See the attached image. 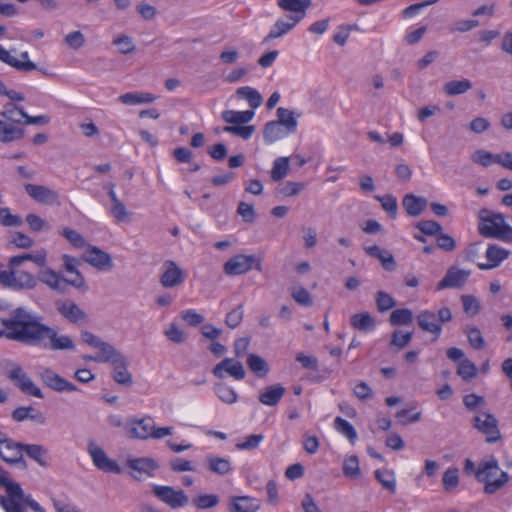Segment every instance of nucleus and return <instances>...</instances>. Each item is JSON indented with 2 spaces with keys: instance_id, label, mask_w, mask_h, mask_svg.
<instances>
[{
  "instance_id": "6e6552de",
  "label": "nucleus",
  "mask_w": 512,
  "mask_h": 512,
  "mask_svg": "<svg viewBox=\"0 0 512 512\" xmlns=\"http://www.w3.org/2000/svg\"><path fill=\"white\" fill-rule=\"evenodd\" d=\"M87 451L92 459L93 464L101 471L107 473L121 474L122 469L118 463L110 459L106 452L96 445L93 441L88 443Z\"/></svg>"
},
{
  "instance_id": "f257e3e1",
  "label": "nucleus",
  "mask_w": 512,
  "mask_h": 512,
  "mask_svg": "<svg viewBox=\"0 0 512 512\" xmlns=\"http://www.w3.org/2000/svg\"><path fill=\"white\" fill-rule=\"evenodd\" d=\"M0 338L51 351L74 350V341L42 322V317L25 307H17L8 317L0 318Z\"/></svg>"
},
{
  "instance_id": "0e129e2a",
  "label": "nucleus",
  "mask_w": 512,
  "mask_h": 512,
  "mask_svg": "<svg viewBox=\"0 0 512 512\" xmlns=\"http://www.w3.org/2000/svg\"><path fill=\"white\" fill-rule=\"evenodd\" d=\"M416 228L419 229L423 234L433 236L442 232V226L432 220L420 221L416 224Z\"/></svg>"
},
{
  "instance_id": "864d4df0",
  "label": "nucleus",
  "mask_w": 512,
  "mask_h": 512,
  "mask_svg": "<svg viewBox=\"0 0 512 512\" xmlns=\"http://www.w3.org/2000/svg\"><path fill=\"white\" fill-rule=\"evenodd\" d=\"M444 490L451 492L459 485V471L455 467L448 468L442 477Z\"/></svg>"
},
{
  "instance_id": "4468645a",
  "label": "nucleus",
  "mask_w": 512,
  "mask_h": 512,
  "mask_svg": "<svg viewBox=\"0 0 512 512\" xmlns=\"http://www.w3.org/2000/svg\"><path fill=\"white\" fill-rule=\"evenodd\" d=\"M41 381L50 389L57 392H73L77 387L50 368H45L39 373Z\"/></svg>"
},
{
  "instance_id": "c03bdc74",
  "label": "nucleus",
  "mask_w": 512,
  "mask_h": 512,
  "mask_svg": "<svg viewBox=\"0 0 512 512\" xmlns=\"http://www.w3.org/2000/svg\"><path fill=\"white\" fill-rule=\"evenodd\" d=\"M236 95L248 101L252 109L258 108L263 101L261 94L250 86L240 87L236 90Z\"/></svg>"
},
{
  "instance_id": "c9c22d12",
  "label": "nucleus",
  "mask_w": 512,
  "mask_h": 512,
  "mask_svg": "<svg viewBox=\"0 0 512 512\" xmlns=\"http://www.w3.org/2000/svg\"><path fill=\"white\" fill-rule=\"evenodd\" d=\"M23 453L42 467L48 466V450L39 444H23Z\"/></svg>"
},
{
  "instance_id": "c756f323",
  "label": "nucleus",
  "mask_w": 512,
  "mask_h": 512,
  "mask_svg": "<svg viewBox=\"0 0 512 512\" xmlns=\"http://www.w3.org/2000/svg\"><path fill=\"white\" fill-rule=\"evenodd\" d=\"M365 252L369 256L377 258L386 271H394L396 269L397 264L391 252L381 249L377 245L365 247Z\"/></svg>"
},
{
  "instance_id": "ea45409f",
  "label": "nucleus",
  "mask_w": 512,
  "mask_h": 512,
  "mask_svg": "<svg viewBox=\"0 0 512 512\" xmlns=\"http://www.w3.org/2000/svg\"><path fill=\"white\" fill-rule=\"evenodd\" d=\"M24 130L13 124L0 120V141L4 143L12 142L23 138Z\"/></svg>"
},
{
  "instance_id": "b1692460",
  "label": "nucleus",
  "mask_w": 512,
  "mask_h": 512,
  "mask_svg": "<svg viewBox=\"0 0 512 512\" xmlns=\"http://www.w3.org/2000/svg\"><path fill=\"white\" fill-rule=\"evenodd\" d=\"M417 323L423 331L433 334L435 339L439 338L441 335L442 326L437 322L434 312L429 310L421 311L417 315Z\"/></svg>"
},
{
  "instance_id": "9d476101",
  "label": "nucleus",
  "mask_w": 512,
  "mask_h": 512,
  "mask_svg": "<svg viewBox=\"0 0 512 512\" xmlns=\"http://www.w3.org/2000/svg\"><path fill=\"white\" fill-rule=\"evenodd\" d=\"M254 264L256 265V269L261 271V264L257 262L253 255L239 254L230 258L224 264V272L227 275H241L252 269Z\"/></svg>"
},
{
  "instance_id": "6e6d98bb",
  "label": "nucleus",
  "mask_w": 512,
  "mask_h": 512,
  "mask_svg": "<svg viewBox=\"0 0 512 512\" xmlns=\"http://www.w3.org/2000/svg\"><path fill=\"white\" fill-rule=\"evenodd\" d=\"M413 320V313L408 308L394 310L389 318L392 325H408Z\"/></svg>"
},
{
  "instance_id": "a19ab883",
  "label": "nucleus",
  "mask_w": 512,
  "mask_h": 512,
  "mask_svg": "<svg viewBox=\"0 0 512 512\" xmlns=\"http://www.w3.org/2000/svg\"><path fill=\"white\" fill-rule=\"evenodd\" d=\"M472 88V82L469 79L451 80L443 85V92L447 96L462 95Z\"/></svg>"
},
{
  "instance_id": "20e7f679",
  "label": "nucleus",
  "mask_w": 512,
  "mask_h": 512,
  "mask_svg": "<svg viewBox=\"0 0 512 512\" xmlns=\"http://www.w3.org/2000/svg\"><path fill=\"white\" fill-rule=\"evenodd\" d=\"M22 505L30 507L34 512H46L31 495H26L20 484L10 485L8 495L0 496V506L5 512H23Z\"/></svg>"
},
{
  "instance_id": "774afa93",
  "label": "nucleus",
  "mask_w": 512,
  "mask_h": 512,
  "mask_svg": "<svg viewBox=\"0 0 512 512\" xmlns=\"http://www.w3.org/2000/svg\"><path fill=\"white\" fill-rule=\"evenodd\" d=\"M61 234L76 248H82L86 245L83 236L69 227H65Z\"/></svg>"
},
{
  "instance_id": "aec40b11",
  "label": "nucleus",
  "mask_w": 512,
  "mask_h": 512,
  "mask_svg": "<svg viewBox=\"0 0 512 512\" xmlns=\"http://www.w3.org/2000/svg\"><path fill=\"white\" fill-rule=\"evenodd\" d=\"M84 260L99 270H110L113 268L112 257L96 246H89L84 254Z\"/></svg>"
},
{
  "instance_id": "a211bd4d",
  "label": "nucleus",
  "mask_w": 512,
  "mask_h": 512,
  "mask_svg": "<svg viewBox=\"0 0 512 512\" xmlns=\"http://www.w3.org/2000/svg\"><path fill=\"white\" fill-rule=\"evenodd\" d=\"M471 272L469 270L449 268L441 281L438 282L436 290L447 288H462L467 282Z\"/></svg>"
},
{
  "instance_id": "c85d7f7f",
  "label": "nucleus",
  "mask_w": 512,
  "mask_h": 512,
  "mask_svg": "<svg viewBox=\"0 0 512 512\" xmlns=\"http://www.w3.org/2000/svg\"><path fill=\"white\" fill-rule=\"evenodd\" d=\"M285 392L286 389L281 384L271 385L260 392L258 400L263 405L273 407L280 402Z\"/></svg>"
},
{
  "instance_id": "8fccbe9b",
  "label": "nucleus",
  "mask_w": 512,
  "mask_h": 512,
  "mask_svg": "<svg viewBox=\"0 0 512 512\" xmlns=\"http://www.w3.org/2000/svg\"><path fill=\"white\" fill-rule=\"evenodd\" d=\"M334 428L337 432L344 435L352 444L356 441L357 432L347 420L336 417L334 420Z\"/></svg>"
},
{
  "instance_id": "bb28decb",
  "label": "nucleus",
  "mask_w": 512,
  "mask_h": 512,
  "mask_svg": "<svg viewBox=\"0 0 512 512\" xmlns=\"http://www.w3.org/2000/svg\"><path fill=\"white\" fill-rule=\"evenodd\" d=\"M280 9L293 14L289 17H300V21L305 17L307 9L312 5L311 0H277Z\"/></svg>"
},
{
  "instance_id": "72a5a7b5",
  "label": "nucleus",
  "mask_w": 512,
  "mask_h": 512,
  "mask_svg": "<svg viewBox=\"0 0 512 512\" xmlns=\"http://www.w3.org/2000/svg\"><path fill=\"white\" fill-rule=\"evenodd\" d=\"M205 463L211 472L221 476L232 471L231 462L227 458L210 455L206 457Z\"/></svg>"
},
{
  "instance_id": "680f3d73",
  "label": "nucleus",
  "mask_w": 512,
  "mask_h": 512,
  "mask_svg": "<svg viewBox=\"0 0 512 512\" xmlns=\"http://www.w3.org/2000/svg\"><path fill=\"white\" fill-rule=\"evenodd\" d=\"M375 199L381 203V207L392 217L397 215V200L393 195L375 196Z\"/></svg>"
},
{
  "instance_id": "de8ad7c7",
  "label": "nucleus",
  "mask_w": 512,
  "mask_h": 512,
  "mask_svg": "<svg viewBox=\"0 0 512 512\" xmlns=\"http://www.w3.org/2000/svg\"><path fill=\"white\" fill-rule=\"evenodd\" d=\"M467 336L468 342L472 348L476 350H482L485 348V340L481 330L476 326H467L464 330Z\"/></svg>"
},
{
  "instance_id": "58836bf2",
  "label": "nucleus",
  "mask_w": 512,
  "mask_h": 512,
  "mask_svg": "<svg viewBox=\"0 0 512 512\" xmlns=\"http://www.w3.org/2000/svg\"><path fill=\"white\" fill-rule=\"evenodd\" d=\"M0 115L6 120L10 121V124H21L24 123L27 113L17 105L13 103H7L3 106Z\"/></svg>"
},
{
  "instance_id": "79ce46f5",
  "label": "nucleus",
  "mask_w": 512,
  "mask_h": 512,
  "mask_svg": "<svg viewBox=\"0 0 512 512\" xmlns=\"http://www.w3.org/2000/svg\"><path fill=\"white\" fill-rule=\"evenodd\" d=\"M350 323L353 328L364 332L372 331L376 326L375 319L368 312L352 315Z\"/></svg>"
},
{
  "instance_id": "e433bc0d",
  "label": "nucleus",
  "mask_w": 512,
  "mask_h": 512,
  "mask_svg": "<svg viewBox=\"0 0 512 512\" xmlns=\"http://www.w3.org/2000/svg\"><path fill=\"white\" fill-rule=\"evenodd\" d=\"M99 352L95 355V359L98 363H110L112 364L123 354L117 350L112 344L103 342L98 348Z\"/></svg>"
},
{
  "instance_id": "338daca9",
  "label": "nucleus",
  "mask_w": 512,
  "mask_h": 512,
  "mask_svg": "<svg viewBox=\"0 0 512 512\" xmlns=\"http://www.w3.org/2000/svg\"><path fill=\"white\" fill-rule=\"evenodd\" d=\"M413 336L412 332H403L401 330H396L392 334L391 345L396 346L398 349H403L406 345L409 344Z\"/></svg>"
},
{
  "instance_id": "cd10ccee",
  "label": "nucleus",
  "mask_w": 512,
  "mask_h": 512,
  "mask_svg": "<svg viewBox=\"0 0 512 512\" xmlns=\"http://www.w3.org/2000/svg\"><path fill=\"white\" fill-rule=\"evenodd\" d=\"M298 22H300V17L287 16L286 20L278 19L271 27L267 36L264 38V42L282 37L283 35L287 34L290 30H292L297 25Z\"/></svg>"
},
{
  "instance_id": "7ed1b4c3",
  "label": "nucleus",
  "mask_w": 512,
  "mask_h": 512,
  "mask_svg": "<svg viewBox=\"0 0 512 512\" xmlns=\"http://www.w3.org/2000/svg\"><path fill=\"white\" fill-rule=\"evenodd\" d=\"M478 232L485 238L512 242V227L506 223L501 213L483 208L478 213Z\"/></svg>"
},
{
  "instance_id": "37998d69",
  "label": "nucleus",
  "mask_w": 512,
  "mask_h": 512,
  "mask_svg": "<svg viewBox=\"0 0 512 512\" xmlns=\"http://www.w3.org/2000/svg\"><path fill=\"white\" fill-rule=\"evenodd\" d=\"M288 131H286L281 124L276 121L268 122L264 127V139L267 143H273L277 140H280L287 135H289Z\"/></svg>"
},
{
  "instance_id": "f3484780",
  "label": "nucleus",
  "mask_w": 512,
  "mask_h": 512,
  "mask_svg": "<svg viewBox=\"0 0 512 512\" xmlns=\"http://www.w3.org/2000/svg\"><path fill=\"white\" fill-rule=\"evenodd\" d=\"M24 189L29 197L38 203L44 205H53L58 202V193L49 187L36 184H26Z\"/></svg>"
},
{
  "instance_id": "1a4fd4ad",
  "label": "nucleus",
  "mask_w": 512,
  "mask_h": 512,
  "mask_svg": "<svg viewBox=\"0 0 512 512\" xmlns=\"http://www.w3.org/2000/svg\"><path fill=\"white\" fill-rule=\"evenodd\" d=\"M38 279L30 272L17 268H9L6 288L13 290H31L37 286Z\"/></svg>"
},
{
  "instance_id": "f03ea898",
  "label": "nucleus",
  "mask_w": 512,
  "mask_h": 512,
  "mask_svg": "<svg viewBox=\"0 0 512 512\" xmlns=\"http://www.w3.org/2000/svg\"><path fill=\"white\" fill-rule=\"evenodd\" d=\"M475 477L484 484V493L493 495L504 488L509 482V475L502 471L498 460L494 456L483 459L477 467Z\"/></svg>"
},
{
  "instance_id": "09e8293b",
  "label": "nucleus",
  "mask_w": 512,
  "mask_h": 512,
  "mask_svg": "<svg viewBox=\"0 0 512 512\" xmlns=\"http://www.w3.org/2000/svg\"><path fill=\"white\" fill-rule=\"evenodd\" d=\"M375 478L381 483L382 487L391 493L396 491V477L393 471L376 470Z\"/></svg>"
},
{
  "instance_id": "4c0bfd02",
  "label": "nucleus",
  "mask_w": 512,
  "mask_h": 512,
  "mask_svg": "<svg viewBox=\"0 0 512 512\" xmlns=\"http://www.w3.org/2000/svg\"><path fill=\"white\" fill-rule=\"evenodd\" d=\"M221 117L225 122L239 126L240 124H246L250 122L254 117V112L252 110H225L222 112Z\"/></svg>"
},
{
  "instance_id": "423d86ee",
  "label": "nucleus",
  "mask_w": 512,
  "mask_h": 512,
  "mask_svg": "<svg viewBox=\"0 0 512 512\" xmlns=\"http://www.w3.org/2000/svg\"><path fill=\"white\" fill-rule=\"evenodd\" d=\"M473 427L486 436V442L495 443L501 440L498 420L488 411H483L473 418Z\"/></svg>"
},
{
  "instance_id": "2f4dec72",
  "label": "nucleus",
  "mask_w": 512,
  "mask_h": 512,
  "mask_svg": "<svg viewBox=\"0 0 512 512\" xmlns=\"http://www.w3.org/2000/svg\"><path fill=\"white\" fill-rule=\"evenodd\" d=\"M37 279L52 290L64 292V278L51 268L41 270Z\"/></svg>"
},
{
  "instance_id": "603ef678",
  "label": "nucleus",
  "mask_w": 512,
  "mask_h": 512,
  "mask_svg": "<svg viewBox=\"0 0 512 512\" xmlns=\"http://www.w3.org/2000/svg\"><path fill=\"white\" fill-rule=\"evenodd\" d=\"M289 170V158L279 157L275 159L271 170V178L273 181H280L283 179Z\"/></svg>"
},
{
  "instance_id": "bf43d9fd",
  "label": "nucleus",
  "mask_w": 512,
  "mask_h": 512,
  "mask_svg": "<svg viewBox=\"0 0 512 512\" xmlns=\"http://www.w3.org/2000/svg\"><path fill=\"white\" fill-rule=\"evenodd\" d=\"M0 224L5 227H19L22 225V219L12 214L9 208H0Z\"/></svg>"
},
{
  "instance_id": "4d7b16f0",
  "label": "nucleus",
  "mask_w": 512,
  "mask_h": 512,
  "mask_svg": "<svg viewBox=\"0 0 512 512\" xmlns=\"http://www.w3.org/2000/svg\"><path fill=\"white\" fill-rule=\"evenodd\" d=\"M457 374L465 381L473 379L477 374L476 365L469 359H462L458 364Z\"/></svg>"
},
{
  "instance_id": "49530a36",
  "label": "nucleus",
  "mask_w": 512,
  "mask_h": 512,
  "mask_svg": "<svg viewBox=\"0 0 512 512\" xmlns=\"http://www.w3.org/2000/svg\"><path fill=\"white\" fill-rule=\"evenodd\" d=\"M214 391L217 397L226 404H232L237 401V393L232 387L225 383H216L214 385Z\"/></svg>"
},
{
  "instance_id": "a18cd8bd",
  "label": "nucleus",
  "mask_w": 512,
  "mask_h": 512,
  "mask_svg": "<svg viewBox=\"0 0 512 512\" xmlns=\"http://www.w3.org/2000/svg\"><path fill=\"white\" fill-rule=\"evenodd\" d=\"M246 362L249 369L260 378L265 377L269 372L267 362L259 355L250 354Z\"/></svg>"
},
{
  "instance_id": "6ab92c4d",
  "label": "nucleus",
  "mask_w": 512,
  "mask_h": 512,
  "mask_svg": "<svg viewBox=\"0 0 512 512\" xmlns=\"http://www.w3.org/2000/svg\"><path fill=\"white\" fill-rule=\"evenodd\" d=\"M20 60L15 58L11 51L4 49L0 45V61L15 68L18 71L29 72L37 68L36 64L29 60V54L24 51L20 54Z\"/></svg>"
},
{
  "instance_id": "412c9836",
  "label": "nucleus",
  "mask_w": 512,
  "mask_h": 512,
  "mask_svg": "<svg viewBox=\"0 0 512 512\" xmlns=\"http://www.w3.org/2000/svg\"><path fill=\"white\" fill-rule=\"evenodd\" d=\"M57 311L68 322L80 324L88 322L87 314L74 302L64 301L58 302Z\"/></svg>"
},
{
  "instance_id": "13d9d810",
  "label": "nucleus",
  "mask_w": 512,
  "mask_h": 512,
  "mask_svg": "<svg viewBox=\"0 0 512 512\" xmlns=\"http://www.w3.org/2000/svg\"><path fill=\"white\" fill-rule=\"evenodd\" d=\"M461 302L464 313L471 317L477 315L481 310L480 301L473 295H462Z\"/></svg>"
},
{
  "instance_id": "7c9ffc66",
  "label": "nucleus",
  "mask_w": 512,
  "mask_h": 512,
  "mask_svg": "<svg viewBox=\"0 0 512 512\" xmlns=\"http://www.w3.org/2000/svg\"><path fill=\"white\" fill-rule=\"evenodd\" d=\"M428 201L424 197L407 194L402 200V205L407 214L413 217L419 216L426 208Z\"/></svg>"
},
{
  "instance_id": "f704fd0d",
  "label": "nucleus",
  "mask_w": 512,
  "mask_h": 512,
  "mask_svg": "<svg viewBox=\"0 0 512 512\" xmlns=\"http://www.w3.org/2000/svg\"><path fill=\"white\" fill-rule=\"evenodd\" d=\"M276 114V122L281 124V126L286 131H288V133L293 134L297 131L298 122L292 110L284 107H279L276 111Z\"/></svg>"
},
{
  "instance_id": "69168bd1",
  "label": "nucleus",
  "mask_w": 512,
  "mask_h": 512,
  "mask_svg": "<svg viewBox=\"0 0 512 512\" xmlns=\"http://www.w3.org/2000/svg\"><path fill=\"white\" fill-rule=\"evenodd\" d=\"M264 440L263 434H252L245 438L243 442L237 443L236 448L238 450H254Z\"/></svg>"
},
{
  "instance_id": "5fc2aeb1",
  "label": "nucleus",
  "mask_w": 512,
  "mask_h": 512,
  "mask_svg": "<svg viewBox=\"0 0 512 512\" xmlns=\"http://www.w3.org/2000/svg\"><path fill=\"white\" fill-rule=\"evenodd\" d=\"M343 474L351 479H357L360 477L361 471L357 456L352 455L345 458L343 462Z\"/></svg>"
},
{
  "instance_id": "9b49d317",
  "label": "nucleus",
  "mask_w": 512,
  "mask_h": 512,
  "mask_svg": "<svg viewBox=\"0 0 512 512\" xmlns=\"http://www.w3.org/2000/svg\"><path fill=\"white\" fill-rule=\"evenodd\" d=\"M153 424L154 421L150 417L132 418L124 425V429L130 438L146 440L152 438Z\"/></svg>"
},
{
  "instance_id": "39448f33",
  "label": "nucleus",
  "mask_w": 512,
  "mask_h": 512,
  "mask_svg": "<svg viewBox=\"0 0 512 512\" xmlns=\"http://www.w3.org/2000/svg\"><path fill=\"white\" fill-rule=\"evenodd\" d=\"M7 377L13 384L24 394L34 396L40 399L44 398L41 389L33 382L29 375L23 370L20 365H13V367L6 372Z\"/></svg>"
},
{
  "instance_id": "ddd939ff",
  "label": "nucleus",
  "mask_w": 512,
  "mask_h": 512,
  "mask_svg": "<svg viewBox=\"0 0 512 512\" xmlns=\"http://www.w3.org/2000/svg\"><path fill=\"white\" fill-rule=\"evenodd\" d=\"M212 373L218 379H223L225 373L236 380H242L246 375L243 364L233 358H224L212 369Z\"/></svg>"
},
{
  "instance_id": "e2e57ef3",
  "label": "nucleus",
  "mask_w": 512,
  "mask_h": 512,
  "mask_svg": "<svg viewBox=\"0 0 512 512\" xmlns=\"http://www.w3.org/2000/svg\"><path fill=\"white\" fill-rule=\"evenodd\" d=\"M472 161L483 167H488L492 163H496V154H492L485 150H476L472 154Z\"/></svg>"
},
{
  "instance_id": "2eb2a0df",
  "label": "nucleus",
  "mask_w": 512,
  "mask_h": 512,
  "mask_svg": "<svg viewBox=\"0 0 512 512\" xmlns=\"http://www.w3.org/2000/svg\"><path fill=\"white\" fill-rule=\"evenodd\" d=\"M127 466L133 471L131 476L136 480H141L142 474L152 477L153 472L159 468V464L149 457L128 459Z\"/></svg>"
},
{
  "instance_id": "4be33fe9",
  "label": "nucleus",
  "mask_w": 512,
  "mask_h": 512,
  "mask_svg": "<svg viewBox=\"0 0 512 512\" xmlns=\"http://www.w3.org/2000/svg\"><path fill=\"white\" fill-rule=\"evenodd\" d=\"M261 502L250 496H233L230 498L228 510L230 512H257Z\"/></svg>"
},
{
  "instance_id": "0eeeda50",
  "label": "nucleus",
  "mask_w": 512,
  "mask_h": 512,
  "mask_svg": "<svg viewBox=\"0 0 512 512\" xmlns=\"http://www.w3.org/2000/svg\"><path fill=\"white\" fill-rule=\"evenodd\" d=\"M153 494L172 509H178L189 503V497L183 490H175L172 486L154 485Z\"/></svg>"
},
{
  "instance_id": "a878e982",
  "label": "nucleus",
  "mask_w": 512,
  "mask_h": 512,
  "mask_svg": "<svg viewBox=\"0 0 512 512\" xmlns=\"http://www.w3.org/2000/svg\"><path fill=\"white\" fill-rule=\"evenodd\" d=\"M111 365L113 366L112 378L115 382L124 386L132 385V374L128 371V360L124 355Z\"/></svg>"
},
{
  "instance_id": "5701e85b",
  "label": "nucleus",
  "mask_w": 512,
  "mask_h": 512,
  "mask_svg": "<svg viewBox=\"0 0 512 512\" xmlns=\"http://www.w3.org/2000/svg\"><path fill=\"white\" fill-rule=\"evenodd\" d=\"M26 261H31L39 267H45L47 263V252L44 249H40L34 253L12 256L8 260V267L17 268Z\"/></svg>"
},
{
  "instance_id": "052dcab7",
  "label": "nucleus",
  "mask_w": 512,
  "mask_h": 512,
  "mask_svg": "<svg viewBox=\"0 0 512 512\" xmlns=\"http://www.w3.org/2000/svg\"><path fill=\"white\" fill-rule=\"evenodd\" d=\"M375 301L377 309L380 312H386L396 305L394 298L384 291H378L376 293Z\"/></svg>"
},
{
  "instance_id": "473e14b6",
  "label": "nucleus",
  "mask_w": 512,
  "mask_h": 512,
  "mask_svg": "<svg viewBox=\"0 0 512 512\" xmlns=\"http://www.w3.org/2000/svg\"><path fill=\"white\" fill-rule=\"evenodd\" d=\"M157 97L148 92H128L119 96L118 100L125 105H140L152 103Z\"/></svg>"
},
{
  "instance_id": "393cba45",
  "label": "nucleus",
  "mask_w": 512,
  "mask_h": 512,
  "mask_svg": "<svg viewBox=\"0 0 512 512\" xmlns=\"http://www.w3.org/2000/svg\"><path fill=\"white\" fill-rule=\"evenodd\" d=\"M509 251L497 245H489L486 250V258L488 263H478L481 270L493 269L500 265L502 261L508 258Z\"/></svg>"
},
{
  "instance_id": "3c124183",
  "label": "nucleus",
  "mask_w": 512,
  "mask_h": 512,
  "mask_svg": "<svg viewBox=\"0 0 512 512\" xmlns=\"http://www.w3.org/2000/svg\"><path fill=\"white\" fill-rule=\"evenodd\" d=\"M220 502V498L216 494H201L192 499V504L201 510L212 509Z\"/></svg>"
},
{
  "instance_id": "f8f14e48",
  "label": "nucleus",
  "mask_w": 512,
  "mask_h": 512,
  "mask_svg": "<svg viewBox=\"0 0 512 512\" xmlns=\"http://www.w3.org/2000/svg\"><path fill=\"white\" fill-rule=\"evenodd\" d=\"M0 457L9 464H15L21 469H27L28 465L23 458V443L10 439L0 447Z\"/></svg>"
},
{
  "instance_id": "dca6fc26",
  "label": "nucleus",
  "mask_w": 512,
  "mask_h": 512,
  "mask_svg": "<svg viewBox=\"0 0 512 512\" xmlns=\"http://www.w3.org/2000/svg\"><path fill=\"white\" fill-rule=\"evenodd\" d=\"M163 270L164 271L160 277V283L163 287L172 288L184 282V272L174 261H165L163 264Z\"/></svg>"
}]
</instances>
